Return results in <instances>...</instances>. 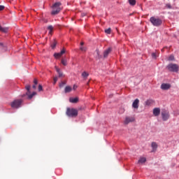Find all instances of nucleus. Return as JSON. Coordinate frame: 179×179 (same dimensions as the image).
<instances>
[{
	"instance_id": "obj_1",
	"label": "nucleus",
	"mask_w": 179,
	"mask_h": 179,
	"mask_svg": "<svg viewBox=\"0 0 179 179\" xmlns=\"http://www.w3.org/2000/svg\"><path fill=\"white\" fill-rule=\"evenodd\" d=\"M62 3L59 1L55 3L52 6V10L51 12V15L55 16V15H58L62 10Z\"/></svg>"
},
{
	"instance_id": "obj_2",
	"label": "nucleus",
	"mask_w": 179,
	"mask_h": 179,
	"mask_svg": "<svg viewBox=\"0 0 179 179\" xmlns=\"http://www.w3.org/2000/svg\"><path fill=\"white\" fill-rule=\"evenodd\" d=\"M150 22L152 23V26H155V27H159V26H162V24L163 23V20L159 17H151L150 18Z\"/></svg>"
},
{
	"instance_id": "obj_3",
	"label": "nucleus",
	"mask_w": 179,
	"mask_h": 179,
	"mask_svg": "<svg viewBox=\"0 0 179 179\" xmlns=\"http://www.w3.org/2000/svg\"><path fill=\"white\" fill-rule=\"evenodd\" d=\"M30 87H31L30 85L25 86V89H26V90H27V92H26V94H22L21 96V97H26V96H28L29 100H31V99H33V96H34L37 94V93H36L34 92L30 94Z\"/></svg>"
},
{
	"instance_id": "obj_4",
	"label": "nucleus",
	"mask_w": 179,
	"mask_h": 179,
	"mask_svg": "<svg viewBox=\"0 0 179 179\" xmlns=\"http://www.w3.org/2000/svg\"><path fill=\"white\" fill-rule=\"evenodd\" d=\"M68 117H71L72 118H75V117H78V110L75 108H68L66 113Z\"/></svg>"
},
{
	"instance_id": "obj_5",
	"label": "nucleus",
	"mask_w": 179,
	"mask_h": 179,
	"mask_svg": "<svg viewBox=\"0 0 179 179\" xmlns=\"http://www.w3.org/2000/svg\"><path fill=\"white\" fill-rule=\"evenodd\" d=\"M166 68L169 72H178V64L171 63L168 64Z\"/></svg>"
},
{
	"instance_id": "obj_6",
	"label": "nucleus",
	"mask_w": 179,
	"mask_h": 179,
	"mask_svg": "<svg viewBox=\"0 0 179 179\" xmlns=\"http://www.w3.org/2000/svg\"><path fill=\"white\" fill-rule=\"evenodd\" d=\"M22 103H23V101L22 99H17V100H14L10 103V106L12 108H19V107L22 106Z\"/></svg>"
},
{
	"instance_id": "obj_7",
	"label": "nucleus",
	"mask_w": 179,
	"mask_h": 179,
	"mask_svg": "<svg viewBox=\"0 0 179 179\" xmlns=\"http://www.w3.org/2000/svg\"><path fill=\"white\" fill-rule=\"evenodd\" d=\"M131 122H135V117L134 116H127L125 117L124 124V125H128Z\"/></svg>"
},
{
	"instance_id": "obj_8",
	"label": "nucleus",
	"mask_w": 179,
	"mask_h": 179,
	"mask_svg": "<svg viewBox=\"0 0 179 179\" xmlns=\"http://www.w3.org/2000/svg\"><path fill=\"white\" fill-rule=\"evenodd\" d=\"M162 117L163 121H167L170 118V113L169 111L164 110L162 111Z\"/></svg>"
},
{
	"instance_id": "obj_9",
	"label": "nucleus",
	"mask_w": 179,
	"mask_h": 179,
	"mask_svg": "<svg viewBox=\"0 0 179 179\" xmlns=\"http://www.w3.org/2000/svg\"><path fill=\"white\" fill-rule=\"evenodd\" d=\"M65 52H66L65 48H63V49L62 50V51L60 52L55 53L54 57H55V58H56V59H58V58H61V57H62V55H64V54H65Z\"/></svg>"
},
{
	"instance_id": "obj_10",
	"label": "nucleus",
	"mask_w": 179,
	"mask_h": 179,
	"mask_svg": "<svg viewBox=\"0 0 179 179\" xmlns=\"http://www.w3.org/2000/svg\"><path fill=\"white\" fill-rule=\"evenodd\" d=\"M171 87V85L167 83H163L161 85V89L162 90H169Z\"/></svg>"
},
{
	"instance_id": "obj_11",
	"label": "nucleus",
	"mask_w": 179,
	"mask_h": 179,
	"mask_svg": "<svg viewBox=\"0 0 179 179\" xmlns=\"http://www.w3.org/2000/svg\"><path fill=\"white\" fill-rule=\"evenodd\" d=\"M133 108L138 109L139 108V99H136L132 103Z\"/></svg>"
},
{
	"instance_id": "obj_12",
	"label": "nucleus",
	"mask_w": 179,
	"mask_h": 179,
	"mask_svg": "<svg viewBox=\"0 0 179 179\" xmlns=\"http://www.w3.org/2000/svg\"><path fill=\"white\" fill-rule=\"evenodd\" d=\"M153 115H155V117H159V115H160V108H154Z\"/></svg>"
},
{
	"instance_id": "obj_13",
	"label": "nucleus",
	"mask_w": 179,
	"mask_h": 179,
	"mask_svg": "<svg viewBox=\"0 0 179 179\" xmlns=\"http://www.w3.org/2000/svg\"><path fill=\"white\" fill-rule=\"evenodd\" d=\"M8 31H9V28L6 27H1V36L2 34H6V33H8Z\"/></svg>"
},
{
	"instance_id": "obj_14",
	"label": "nucleus",
	"mask_w": 179,
	"mask_h": 179,
	"mask_svg": "<svg viewBox=\"0 0 179 179\" xmlns=\"http://www.w3.org/2000/svg\"><path fill=\"white\" fill-rule=\"evenodd\" d=\"M110 52H111V48H109L103 52V57L107 58L108 57V54H110Z\"/></svg>"
},
{
	"instance_id": "obj_15",
	"label": "nucleus",
	"mask_w": 179,
	"mask_h": 179,
	"mask_svg": "<svg viewBox=\"0 0 179 179\" xmlns=\"http://www.w3.org/2000/svg\"><path fill=\"white\" fill-rule=\"evenodd\" d=\"M1 52H6V51H8V47L6 46V44L1 43Z\"/></svg>"
},
{
	"instance_id": "obj_16",
	"label": "nucleus",
	"mask_w": 179,
	"mask_h": 179,
	"mask_svg": "<svg viewBox=\"0 0 179 179\" xmlns=\"http://www.w3.org/2000/svg\"><path fill=\"white\" fill-rule=\"evenodd\" d=\"M151 148H152V152H156L157 150V143L156 142H152L151 143Z\"/></svg>"
},
{
	"instance_id": "obj_17",
	"label": "nucleus",
	"mask_w": 179,
	"mask_h": 179,
	"mask_svg": "<svg viewBox=\"0 0 179 179\" xmlns=\"http://www.w3.org/2000/svg\"><path fill=\"white\" fill-rule=\"evenodd\" d=\"M55 70L59 75V78H62L64 76V73H62V72L61 71V70L59 68L55 66Z\"/></svg>"
},
{
	"instance_id": "obj_18",
	"label": "nucleus",
	"mask_w": 179,
	"mask_h": 179,
	"mask_svg": "<svg viewBox=\"0 0 179 179\" xmlns=\"http://www.w3.org/2000/svg\"><path fill=\"white\" fill-rule=\"evenodd\" d=\"M81 76L85 80H86L89 77V73L84 71L82 73Z\"/></svg>"
},
{
	"instance_id": "obj_19",
	"label": "nucleus",
	"mask_w": 179,
	"mask_h": 179,
	"mask_svg": "<svg viewBox=\"0 0 179 179\" xmlns=\"http://www.w3.org/2000/svg\"><path fill=\"white\" fill-rule=\"evenodd\" d=\"M72 92V87L71 86H66L64 89V92L65 93H71Z\"/></svg>"
},
{
	"instance_id": "obj_20",
	"label": "nucleus",
	"mask_w": 179,
	"mask_h": 179,
	"mask_svg": "<svg viewBox=\"0 0 179 179\" xmlns=\"http://www.w3.org/2000/svg\"><path fill=\"white\" fill-rule=\"evenodd\" d=\"M57 40L55 39L51 43V48H52V50H54V48L57 47Z\"/></svg>"
},
{
	"instance_id": "obj_21",
	"label": "nucleus",
	"mask_w": 179,
	"mask_h": 179,
	"mask_svg": "<svg viewBox=\"0 0 179 179\" xmlns=\"http://www.w3.org/2000/svg\"><path fill=\"white\" fill-rule=\"evenodd\" d=\"M70 103H77L79 101V99L78 98H70L69 99Z\"/></svg>"
},
{
	"instance_id": "obj_22",
	"label": "nucleus",
	"mask_w": 179,
	"mask_h": 179,
	"mask_svg": "<svg viewBox=\"0 0 179 179\" xmlns=\"http://www.w3.org/2000/svg\"><path fill=\"white\" fill-rule=\"evenodd\" d=\"M151 104H153V100L148 99L145 101V106H151Z\"/></svg>"
},
{
	"instance_id": "obj_23",
	"label": "nucleus",
	"mask_w": 179,
	"mask_h": 179,
	"mask_svg": "<svg viewBox=\"0 0 179 179\" xmlns=\"http://www.w3.org/2000/svg\"><path fill=\"white\" fill-rule=\"evenodd\" d=\"M129 3L131 6H135L136 5V0H129Z\"/></svg>"
},
{
	"instance_id": "obj_24",
	"label": "nucleus",
	"mask_w": 179,
	"mask_h": 179,
	"mask_svg": "<svg viewBox=\"0 0 179 179\" xmlns=\"http://www.w3.org/2000/svg\"><path fill=\"white\" fill-rule=\"evenodd\" d=\"M146 162V158L145 157H141L140 158V159L138 160V163L140 164H142L143 163H145Z\"/></svg>"
},
{
	"instance_id": "obj_25",
	"label": "nucleus",
	"mask_w": 179,
	"mask_h": 179,
	"mask_svg": "<svg viewBox=\"0 0 179 179\" xmlns=\"http://www.w3.org/2000/svg\"><path fill=\"white\" fill-rule=\"evenodd\" d=\"M48 29L50 30L49 34H51V33H52V30H54V27L50 25L49 27H48Z\"/></svg>"
},
{
	"instance_id": "obj_26",
	"label": "nucleus",
	"mask_w": 179,
	"mask_h": 179,
	"mask_svg": "<svg viewBox=\"0 0 179 179\" xmlns=\"http://www.w3.org/2000/svg\"><path fill=\"white\" fill-rule=\"evenodd\" d=\"M80 51H82L83 52H86V51H87V49L85 47L81 46V47L80 48Z\"/></svg>"
},
{
	"instance_id": "obj_27",
	"label": "nucleus",
	"mask_w": 179,
	"mask_h": 179,
	"mask_svg": "<svg viewBox=\"0 0 179 179\" xmlns=\"http://www.w3.org/2000/svg\"><path fill=\"white\" fill-rule=\"evenodd\" d=\"M168 61H174V55H171L168 58Z\"/></svg>"
},
{
	"instance_id": "obj_28",
	"label": "nucleus",
	"mask_w": 179,
	"mask_h": 179,
	"mask_svg": "<svg viewBox=\"0 0 179 179\" xmlns=\"http://www.w3.org/2000/svg\"><path fill=\"white\" fill-rule=\"evenodd\" d=\"M105 33H106V34H111V28H108V29H106Z\"/></svg>"
},
{
	"instance_id": "obj_29",
	"label": "nucleus",
	"mask_w": 179,
	"mask_h": 179,
	"mask_svg": "<svg viewBox=\"0 0 179 179\" xmlns=\"http://www.w3.org/2000/svg\"><path fill=\"white\" fill-rule=\"evenodd\" d=\"M62 65H64V66H66V65H67L66 60H65V59H62Z\"/></svg>"
},
{
	"instance_id": "obj_30",
	"label": "nucleus",
	"mask_w": 179,
	"mask_h": 179,
	"mask_svg": "<svg viewBox=\"0 0 179 179\" xmlns=\"http://www.w3.org/2000/svg\"><path fill=\"white\" fill-rule=\"evenodd\" d=\"M38 92L43 91V85H38Z\"/></svg>"
},
{
	"instance_id": "obj_31",
	"label": "nucleus",
	"mask_w": 179,
	"mask_h": 179,
	"mask_svg": "<svg viewBox=\"0 0 179 179\" xmlns=\"http://www.w3.org/2000/svg\"><path fill=\"white\" fill-rule=\"evenodd\" d=\"M53 80H54V85H55V83H57V80H58V77H55L54 78H53Z\"/></svg>"
},
{
	"instance_id": "obj_32",
	"label": "nucleus",
	"mask_w": 179,
	"mask_h": 179,
	"mask_svg": "<svg viewBox=\"0 0 179 179\" xmlns=\"http://www.w3.org/2000/svg\"><path fill=\"white\" fill-rule=\"evenodd\" d=\"M152 57L155 58V59H156V58H157V56L156 55V53H155V52L152 53Z\"/></svg>"
},
{
	"instance_id": "obj_33",
	"label": "nucleus",
	"mask_w": 179,
	"mask_h": 179,
	"mask_svg": "<svg viewBox=\"0 0 179 179\" xmlns=\"http://www.w3.org/2000/svg\"><path fill=\"white\" fill-rule=\"evenodd\" d=\"M66 85L65 82H62L60 84H59V87H64V85Z\"/></svg>"
},
{
	"instance_id": "obj_34",
	"label": "nucleus",
	"mask_w": 179,
	"mask_h": 179,
	"mask_svg": "<svg viewBox=\"0 0 179 179\" xmlns=\"http://www.w3.org/2000/svg\"><path fill=\"white\" fill-rule=\"evenodd\" d=\"M124 111H125V109H124V108H120L119 113H120V114H123Z\"/></svg>"
},
{
	"instance_id": "obj_35",
	"label": "nucleus",
	"mask_w": 179,
	"mask_h": 179,
	"mask_svg": "<svg viewBox=\"0 0 179 179\" xmlns=\"http://www.w3.org/2000/svg\"><path fill=\"white\" fill-rule=\"evenodd\" d=\"M34 85H37V84L38 83V81L37 80V79H34Z\"/></svg>"
},
{
	"instance_id": "obj_36",
	"label": "nucleus",
	"mask_w": 179,
	"mask_h": 179,
	"mask_svg": "<svg viewBox=\"0 0 179 179\" xmlns=\"http://www.w3.org/2000/svg\"><path fill=\"white\" fill-rule=\"evenodd\" d=\"M166 7H168L169 9H171V5L170 3L166 4Z\"/></svg>"
},
{
	"instance_id": "obj_37",
	"label": "nucleus",
	"mask_w": 179,
	"mask_h": 179,
	"mask_svg": "<svg viewBox=\"0 0 179 179\" xmlns=\"http://www.w3.org/2000/svg\"><path fill=\"white\" fill-rule=\"evenodd\" d=\"M73 89V90H76V89H78V86L74 85Z\"/></svg>"
},
{
	"instance_id": "obj_38",
	"label": "nucleus",
	"mask_w": 179,
	"mask_h": 179,
	"mask_svg": "<svg viewBox=\"0 0 179 179\" xmlns=\"http://www.w3.org/2000/svg\"><path fill=\"white\" fill-rule=\"evenodd\" d=\"M3 9H5V6H1V10H3Z\"/></svg>"
},
{
	"instance_id": "obj_39",
	"label": "nucleus",
	"mask_w": 179,
	"mask_h": 179,
	"mask_svg": "<svg viewBox=\"0 0 179 179\" xmlns=\"http://www.w3.org/2000/svg\"><path fill=\"white\" fill-rule=\"evenodd\" d=\"M36 85L34 84V85L32 86L33 89H36Z\"/></svg>"
},
{
	"instance_id": "obj_40",
	"label": "nucleus",
	"mask_w": 179,
	"mask_h": 179,
	"mask_svg": "<svg viewBox=\"0 0 179 179\" xmlns=\"http://www.w3.org/2000/svg\"><path fill=\"white\" fill-rule=\"evenodd\" d=\"M84 44H85V43H83V42H81V43H80V45H81V46H83Z\"/></svg>"
},
{
	"instance_id": "obj_41",
	"label": "nucleus",
	"mask_w": 179,
	"mask_h": 179,
	"mask_svg": "<svg viewBox=\"0 0 179 179\" xmlns=\"http://www.w3.org/2000/svg\"><path fill=\"white\" fill-rule=\"evenodd\" d=\"M96 53H97V55H99V50H96Z\"/></svg>"
},
{
	"instance_id": "obj_42",
	"label": "nucleus",
	"mask_w": 179,
	"mask_h": 179,
	"mask_svg": "<svg viewBox=\"0 0 179 179\" xmlns=\"http://www.w3.org/2000/svg\"><path fill=\"white\" fill-rule=\"evenodd\" d=\"M82 16H85V14H82Z\"/></svg>"
},
{
	"instance_id": "obj_43",
	"label": "nucleus",
	"mask_w": 179,
	"mask_h": 179,
	"mask_svg": "<svg viewBox=\"0 0 179 179\" xmlns=\"http://www.w3.org/2000/svg\"><path fill=\"white\" fill-rule=\"evenodd\" d=\"M2 17H5V16L2 15Z\"/></svg>"
},
{
	"instance_id": "obj_44",
	"label": "nucleus",
	"mask_w": 179,
	"mask_h": 179,
	"mask_svg": "<svg viewBox=\"0 0 179 179\" xmlns=\"http://www.w3.org/2000/svg\"><path fill=\"white\" fill-rule=\"evenodd\" d=\"M87 85H89V82L87 83Z\"/></svg>"
},
{
	"instance_id": "obj_45",
	"label": "nucleus",
	"mask_w": 179,
	"mask_h": 179,
	"mask_svg": "<svg viewBox=\"0 0 179 179\" xmlns=\"http://www.w3.org/2000/svg\"><path fill=\"white\" fill-rule=\"evenodd\" d=\"M0 30H1V26H0Z\"/></svg>"
}]
</instances>
